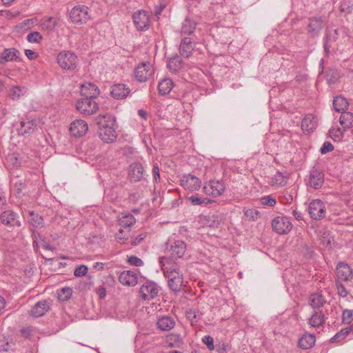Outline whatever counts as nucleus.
<instances>
[{
    "instance_id": "1",
    "label": "nucleus",
    "mask_w": 353,
    "mask_h": 353,
    "mask_svg": "<svg viewBox=\"0 0 353 353\" xmlns=\"http://www.w3.org/2000/svg\"><path fill=\"white\" fill-rule=\"evenodd\" d=\"M159 263L164 276L168 279V285L174 293L179 292L184 285L183 275L176 261L163 256L159 258Z\"/></svg>"
},
{
    "instance_id": "2",
    "label": "nucleus",
    "mask_w": 353,
    "mask_h": 353,
    "mask_svg": "<svg viewBox=\"0 0 353 353\" xmlns=\"http://www.w3.org/2000/svg\"><path fill=\"white\" fill-rule=\"evenodd\" d=\"M103 118L107 119L106 121L110 123H103L102 121L99 122L100 125L99 129V137L104 142L112 143L117 138V132L112 126L115 119L110 114H106L103 116Z\"/></svg>"
},
{
    "instance_id": "3",
    "label": "nucleus",
    "mask_w": 353,
    "mask_h": 353,
    "mask_svg": "<svg viewBox=\"0 0 353 353\" xmlns=\"http://www.w3.org/2000/svg\"><path fill=\"white\" fill-rule=\"evenodd\" d=\"M70 19L77 25L86 23L90 19V9L85 6H75L70 12Z\"/></svg>"
},
{
    "instance_id": "4",
    "label": "nucleus",
    "mask_w": 353,
    "mask_h": 353,
    "mask_svg": "<svg viewBox=\"0 0 353 353\" xmlns=\"http://www.w3.org/2000/svg\"><path fill=\"white\" fill-rule=\"evenodd\" d=\"M57 59L59 66L63 69L73 70L77 66V57L72 52H61Z\"/></svg>"
},
{
    "instance_id": "5",
    "label": "nucleus",
    "mask_w": 353,
    "mask_h": 353,
    "mask_svg": "<svg viewBox=\"0 0 353 353\" xmlns=\"http://www.w3.org/2000/svg\"><path fill=\"white\" fill-rule=\"evenodd\" d=\"M76 107L80 113L85 115L92 114L98 110L97 103L93 99L86 97L79 100Z\"/></svg>"
},
{
    "instance_id": "6",
    "label": "nucleus",
    "mask_w": 353,
    "mask_h": 353,
    "mask_svg": "<svg viewBox=\"0 0 353 353\" xmlns=\"http://www.w3.org/2000/svg\"><path fill=\"white\" fill-rule=\"evenodd\" d=\"M225 190V184L221 181L211 180L203 186V190L205 194L213 197L222 195Z\"/></svg>"
},
{
    "instance_id": "7",
    "label": "nucleus",
    "mask_w": 353,
    "mask_h": 353,
    "mask_svg": "<svg viewBox=\"0 0 353 353\" xmlns=\"http://www.w3.org/2000/svg\"><path fill=\"white\" fill-rule=\"evenodd\" d=\"M272 226L274 232L279 234H284L288 233L291 230L292 224L288 218L285 216H277L273 219Z\"/></svg>"
},
{
    "instance_id": "8",
    "label": "nucleus",
    "mask_w": 353,
    "mask_h": 353,
    "mask_svg": "<svg viewBox=\"0 0 353 353\" xmlns=\"http://www.w3.org/2000/svg\"><path fill=\"white\" fill-rule=\"evenodd\" d=\"M154 72L152 65L149 62L139 64L134 70V77L140 82H145Z\"/></svg>"
},
{
    "instance_id": "9",
    "label": "nucleus",
    "mask_w": 353,
    "mask_h": 353,
    "mask_svg": "<svg viewBox=\"0 0 353 353\" xmlns=\"http://www.w3.org/2000/svg\"><path fill=\"white\" fill-rule=\"evenodd\" d=\"M159 292V290L157 283L148 281L141 285L139 293L143 299L151 300L157 296Z\"/></svg>"
},
{
    "instance_id": "10",
    "label": "nucleus",
    "mask_w": 353,
    "mask_h": 353,
    "mask_svg": "<svg viewBox=\"0 0 353 353\" xmlns=\"http://www.w3.org/2000/svg\"><path fill=\"white\" fill-rule=\"evenodd\" d=\"M308 212L313 219H321L325 215L324 203L320 200L312 201L308 207Z\"/></svg>"
},
{
    "instance_id": "11",
    "label": "nucleus",
    "mask_w": 353,
    "mask_h": 353,
    "mask_svg": "<svg viewBox=\"0 0 353 353\" xmlns=\"http://www.w3.org/2000/svg\"><path fill=\"white\" fill-rule=\"evenodd\" d=\"M181 185L189 192H194L201 187V181L196 176L187 174L181 179Z\"/></svg>"
},
{
    "instance_id": "12",
    "label": "nucleus",
    "mask_w": 353,
    "mask_h": 353,
    "mask_svg": "<svg viewBox=\"0 0 353 353\" xmlns=\"http://www.w3.org/2000/svg\"><path fill=\"white\" fill-rule=\"evenodd\" d=\"M186 251V245L183 241H175L172 243L168 249V252L170 253V256L173 260L181 258Z\"/></svg>"
},
{
    "instance_id": "13",
    "label": "nucleus",
    "mask_w": 353,
    "mask_h": 353,
    "mask_svg": "<svg viewBox=\"0 0 353 353\" xmlns=\"http://www.w3.org/2000/svg\"><path fill=\"white\" fill-rule=\"evenodd\" d=\"M325 23V18L323 17H312L310 19L307 26V33L312 37L317 36Z\"/></svg>"
},
{
    "instance_id": "14",
    "label": "nucleus",
    "mask_w": 353,
    "mask_h": 353,
    "mask_svg": "<svg viewBox=\"0 0 353 353\" xmlns=\"http://www.w3.org/2000/svg\"><path fill=\"white\" fill-rule=\"evenodd\" d=\"M133 21L139 30H145L150 25V19L146 12L139 10L133 15Z\"/></svg>"
},
{
    "instance_id": "15",
    "label": "nucleus",
    "mask_w": 353,
    "mask_h": 353,
    "mask_svg": "<svg viewBox=\"0 0 353 353\" xmlns=\"http://www.w3.org/2000/svg\"><path fill=\"white\" fill-rule=\"evenodd\" d=\"M50 302L47 300H43L37 302L29 312L30 315L33 317H40L43 316L50 309Z\"/></svg>"
},
{
    "instance_id": "16",
    "label": "nucleus",
    "mask_w": 353,
    "mask_h": 353,
    "mask_svg": "<svg viewBox=\"0 0 353 353\" xmlns=\"http://www.w3.org/2000/svg\"><path fill=\"white\" fill-rule=\"evenodd\" d=\"M20 52L14 48L5 49L0 54V64L3 65L9 61H19Z\"/></svg>"
},
{
    "instance_id": "17",
    "label": "nucleus",
    "mask_w": 353,
    "mask_h": 353,
    "mask_svg": "<svg viewBox=\"0 0 353 353\" xmlns=\"http://www.w3.org/2000/svg\"><path fill=\"white\" fill-rule=\"evenodd\" d=\"M337 278L342 281H350L353 279V270L347 264L339 263L336 267Z\"/></svg>"
},
{
    "instance_id": "18",
    "label": "nucleus",
    "mask_w": 353,
    "mask_h": 353,
    "mask_svg": "<svg viewBox=\"0 0 353 353\" xmlns=\"http://www.w3.org/2000/svg\"><path fill=\"white\" fill-rule=\"evenodd\" d=\"M88 130V124L83 120H76L70 124V133L74 137H81L84 135Z\"/></svg>"
},
{
    "instance_id": "19",
    "label": "nucleus",
    "mask_w": 353,
    "mask_h": 353,
    "mask_svg": "<svg viewBox=\"0 0 353 353\" xmlns=\"http://www.w3.org/2000/svg\"><path fill=\"white\" fill-rule=\"evenodd\" d=\"M324 183L323 173L316 168H313L310 172L309 179L310 185L314 189L320 188Z\"/></svg>"
},
{
    "instance_id": "20",
    "label": "nucleus",
    "mask_w": 353,
    "mask_h": 353,
    "mask_svg": "<svg viewBox=\"0 0 353 353\" xmlns=\"http://www.w3.org/2000/svg\"><path fill=\"white\" fill-rule=\"evenodd\" d=\"M80 92L83 97L92 99L97 98L100 93L99 88L91 83L83 84L81 87Z\"/></svg>"
},
{
    "instance_id": "21",
    "label": "nucleus",
    "mask_w": 353,
    "mask_h": 353,
    "mask_svg": "<svg viewBox=\"0 0 353 353\" xmlns=\"http://www.w3.org/2000/svg\"><path fill=\"white\" fill-rule=\"evenodd\" d=\"M119 280L121 283L128 286H134L138 283L137 274L130 270L121 272L119 275Z\"/></svg>"
},
{
    "instance_id": "22",
    "label": "nucleus",
    "mask_w": 353,
    "mask_h": 353,
    "mask_svg": "<svg viewBox=\"0 0 353 353\" xmlns=\"http://www.w3.org/2000/svg\"><path fill=\"white\" fill-rule=\"evenodd\" d=\"M1 223L8 226H20L16 214L12 210L4 211L1 214Z\"/></svg>"
},
{
    "instance_id": "23",
    "label": "nucleus",
    "mask_w": 353,
    "mask_h": 353,
    "mask_svg": "<svg viewBox=\"0 0 353 353\" xmlns=\"http://www.w3.org/2000/svg\"><path fill=\"white\" fill-rule=\"evenodd\" d=\"M143 168L139 163H134L130 165L129 177L132 181H139L143 178Z\"/></svg>"
},
{
    "instance_id": "24",
    "label": "nucleus",
    "mask_w": 353,
    "mask_h": 353,
    "mask_svg": "<svg viewBox=\"0 0 353 353\" xmlns=\"http://www.w3.org/2000/svg\"><path fill=\"white\" fill-rule=\"evenodd\" d=\"M111 95L117 99H125L130 93V89L125 84L118 83L112 87Z\"/></svg>"
},
{
    "instance_id": "25",
    "label": "nucleus",
    "mask_w": 353,
    "mask_h": 353,
    "mask_svg": "<svg viewBox=\"0 0 353 353\" xmlns=\"http://www.w3.org/2000/svg\"><path fill=\"white\" fill-rule=\"evenodd\" d=\"M194 50V45L190 38L185 37L181 41L179 52L181 56L188 58Z\"/></svg>"
},
{
    "instance_id": "26",
    "label": "nucleus",
    "mask_w": 353,
    "mask_h": 353,
    "mask_svg": "<svg viewBox=\"0 0 353 353\" xmlns=\"http://www.w3.org/2000/svg\"><path fill=\"white\" fill-rule=\"evenodd\" d=\"M316 119L313 114L305 115L301 123V128L303 131L312 132L316 127Z\"/></svg>"
},
{
    "instance_id": "27",
    "label": "nucleus",
    "mask_w": 353,
    "mask_h": 353,
    "mask_svg": "<svg viewBox=\"0 0 353 353\" xmlns=\"http://www.w3.org/2000/svg\"><path fill=\"white\" fill-rule=\"evenodd\" d=\"M157 325L160 330L169 331L174 327L175 321L172 317L165 316L158 319Z\"/></svg>"
},
{
    "instance_id": "28",
    "label": "nucleus",
    "mask_w": 353,
    "mask_h": 353,
    "mask_svg": "<svg viewBox=\"0 0 353 353\" xmlns=\"http://www.w3.org/2000/svg\"><path fill=\"white\" fill-rule=\"evenodd\" d=\"M198 221L203 227L215 228L219 225V221L215 215H201L199 216Z\"/></svg>"
},
{
    "instance_id": "29",
    "label": "nucleus",
    "mask_w": 353,
    "mask_h": 353,
    "mask_svg": "<svg viewBox=\"0 0 353 353\" xmlns=\"http://www.w3.org/2000/svg\"><path fill=\"white\" fill-rule=\"evenodd\" d=\"M324 321V314L321 312V311H314L311 317L308 319L309 325L314 327H317L322 325Z\"/></svg>"
},
{
    "instance_id": "30",
    "label": "nucleus",
    "mask_w": 353,
    "mask_h": 353,
    "mask_svg": "<svg viewBox=\"0 0 353 353\" xmlns=\"http://www.w3.org/2000/svg\"><path fill=\"white\" fill-rule=\"evenodd\" d=\"M119 225L122 228H129L136 222L135 218L130 213H121L118 219Z\"/></svg>"
},
{
    "instance_id": "31",
    "label": "nucleus",
    "mask_w": 353,
    "mask_h": 353,
    "mask_svg": "<svg viewBox=\"0 0 353 353\" xmlns=\"http://www.w3.org/2000/svg\"><path fill=\"white\" fill-rule=\"evenodd\" d=\"M315 343V336L313 334H306L299 341V345L301 348L307 350L312 347Z\"/></svg>"
},
{
    "instance_id": "32",
    "label": "nucleus",
    "mask_w": 353,
    "mask_h": 353,
    "mask_svg": "<svg viewBox=\"0 0 353 353\" xmlns=\"http://www.w3.org/2000/svg\"><path fill=\"white\" fill-rule=\"evenodd\" d=\"M339 122L344 130L353 127V113L350 112H343L340 117Z\"/></svg>"
},
{
    "instance_id": "33",
    "label": "nucleus",
    "mask_w": 353,
    "mask_h": 353,
    "mask_svg": "<svg viewBox=\"0 0 353 353\" xmlns=\"http://www.w3.org/2000/svg\"><path fill=\"white\" fill-rule=\"evenodd\" d=\"M173 88V82L170 79H164L159 83V92L162 95L168 94Z\"/></svg>"
},
{
    "instance_id": "34",
    "label": "nucleus",
    "mask_w": 353,
    "mask_h": 353,
    "mask_svg": "<svg viewBox=\"0 0 353 353\" xmlns=\"http://www.w3.org/2000/svg\"><path fill=\"white\" fill-rule=\"evenodd\" d=\"M26 93V88L23 86H12L9 91V97L13 100H19Z\"/></svg>"
},
{
    "instance_id": "35",
    "label": "nucleus",
    "mask_w": 353,
    "mask_h": 353,
    "mask_svg": "<svg viewBox=\"0 0 353 353\" xmlns=\"http://www.w3.org/2000/svg\"><path fill=\"white\" fill-rule=\"evenodd\" d=\"M309 302L312 308L316 309L322 307L325 301L322 295L319 294H312L310 296Z\"/></svg>"
},
{
    "instance_id": "36",
    "label": "nucleus",
    "mask_w": 353,
    "mask_h": 353,
    "mask_svg": "<svg viewBox=\"0 0 353 353\" xmlns=\"http://www.w3.org/2000/svg\"><path fill=\"white\" fill-rule=\"evenodd\" d=\"M288 178L283 173L277 172L272 178L270 184L272 186L281 187L286 184Z\"/></svg>"
},
{
    "instance_id": "37",
    "label": "nucleus",
    "mask_w": 353,
    "mask_h": 353,
    "mask_svg": "<svg viewBox=\"0 0 353 353\" xmlns=\"http://www.w3.org/2000/svg\"><path fill=\"white\" fill-rule=\"evenodd\" d=\"M182 67V61L179 56L171 58L168 63V68L172 72H176Z\"/></svg>"
},
{
    "instance_id": "38",
    "label": "nucleus",
    "mask_w": 353,
    "mask_h": 353,
    "mask_svg": "<svg viewBox=\"0 0 353 353\" xmlns=\"http://www.w3.org/2000/svg\"><path fill=\"white\" fill-rule=\"evenodd\" d=\"M196 28V23L190 19H186L181 27V33L183 34H191Z\"/></svg>"
},
{
    "instance_id": "39",
    "label": "nucleus",
    "mask_w": 353,
    "mask_h": 353,
    "mask_svg": "<svg viewBox=\"0 0 353 353\" xmlns=\"http://www.w3.org/2000/svg\"><path fill=\"white\" fill-rule=\"evenodd\" d=\"M333 106L337 112H340L347 108L348 102L344 97H336L333 100Z\"/></svg>"
},
{
    "instance_id": "40",
    "label": "nucleus",
    "mask_w": 353,
    "mask_h": 353,
    "mask_svg": "<svg viewBox=\"0 0 353 353\" xmlns=\"http://www.w3.org/2000/svg\"><path fill=\"white\" fill-rule=\"evenodd\" d=\"M353 332V327L350 325L344 329H342L340 332L336 333L334 337L331 339V342H338L344 339L350 333Z\"/></svg>"
},
{
    "instance_id": "41",
    "label": "nucleus",
    "mask_w": 353,
    "mask_h": 353,
    "mask_svg": "<svg viewBox=\"0 0 353 353\" xmlns=\"http://www.w3.org/2000/svg\"><path fill=\"white\" fill-rule=\"evenodd\" d=\"M36 125L34 120L27 119L26 121H21V128L19 130L21 134L29 133L31 130H33Z\"/></svg>"
},
{
    "instance_id": "42",
    "label": "nucleus",
    "mask_w": 353,
    "mask_h": 353,
    "mask_svg": "<svg viewBox=\"0 0 353 353\" xmlns=\"http://www.w3.org/2000/svg\"><path fill=\"white\" fill-rule=\"evenodd\" d=\"M29 222L34 228L43 226V218L34 212H29Z\"/></svg>"
},
{
    "instance_id": "43",
    "label": "nucleus",
    "mask_w": 353,
    "mask_h": 353,
    "mask_svg": "<svg viewBox=\"0 0 353 353\" xmlns=\"http://www.w3.org/2000/svg\"><path fill=\"white\" fill-rule=\"evenodd\" d=\"M170 345L172 347H179L183 343V338L179 334H172L169 336Z\"/></svg>"
},
{
    "instance_id": "44",
    "label": "nucleus",
    "mask_w": 353,
    "mask_h": 353,
    "mask_svg": "<svg viewBox=\"0 0 353 353\" xmlns=\"http://www.w3.org/2000/svg\"><path fill=\"white\" fill-rule=\"evenodd\" d=\"M72 294V290L70 288H63L58 291V299L60 301H68Z\"/></svg>"
},
{
    "instance_id": "45",
    "label": "nucleus",
    "mask_w": 353,
    "mask_h": 353,
    "mask_svg": "<svg viewBox=\"0 0 353 353\" xmlns=\"http://www.w3.org/2000/svg\"><path fill=\"white\" fill-rule=\"evenodd\" d=\"M188 200L194 205L208 204L212 202L210 199L202 196H199L198 195H192L188 197Z\"/></svg>"
},
{
    "instance_id": "46",
    "label": "nucleus",
    "mask_w": 353,
    "mask_h": 353,
    "mask_svg": "<svg viewBox=\"0 0 353 353\" xmlns=\"http://www.w3.org/2000/svg\"><path fill=\"white\" fill-rule=\"evenodd\" d=\"M202 316V313L196 311L195 310L190 309L186 312V316L192 323L197 322Z\"/></svg>"
},
{
    "instance_id": "47",
    "label": "nucleus",
    "mask_w": 353,
    "mask_h": 353,
    "mask_svg": "<svg viewBox=\"0 0 353 353\" xmlns=\"http://www.w3.org/2000/svg\"><path fill=\"white\" fill-rule=\"evenodd\" d=\"M244 214L249 221H254L260 217L259 212L255 209H248L245 210Z\"/></svg>"
},
{
    "instance_id": "48",
    "label": "nucleus",
    "mask_w": 353,
    "mask_h": 353,
    "mask_svg": "<svg viewBox=\"0 0 353 353\" xmlns=\"http://www.w3.org/2000/svg\"><path fill=\"white\" fill-rule=\"evenodd\" d=\"M353 321V310L345 309L342 313V322L344 324H350Z\"/></svg>"
},
{
    "instance_id": "49",
    "label": "nucleus",
    "mask_w": 353,
    "mask_h": 353,
    "mask_svg": "<svg viewBox=\"0 0 353 353\" xmlns=\"http://www.w3.org/2000/svg\"><path fill=\"white\" fill-rule=\"evenodd\" d=\"M43 37L39 32H32L28 34L27 40L30 43H39Z\"/></svg>"
},
{
    "instance_id": "50",
    "label": "nucleus",
    "mask_w": 353,
    "mask_h": 353,
    "mask_svg": "<svg viewBox=\"0 0 353 353\" xmlns=\"http://www.w3.org/2000/svg\"><path fill=\"white\" fill-rule=\"evenodd\" d=\"M56 20L52 17H50L43 21L41 26L42 29L51 30L56 26Z\"/></svg>"
},
{
    "instance_id": "51",
    "label": "nucleus",
    "mask_w": 353,
    "mask_h": 353,
    "mask_svg": "<svg viewBox=\"0 0 353 353\" xmlns=\"http://www.w3.org/2000/svg\"><path fill=\"white\" fill-rule=\"evenodd\" d=\"M130 236L129 232H125L122 229H120L116 234V239L120 243H123L125 240H127Z\"/></svg>"
},
{
    "instance_id": "52",
    "label": "nucleus",
    "mask_w": 353,
    "mask_h": 353,
    "mask_svg": "<svg viewBox=\"0 0 353 353\" xmlns=\"http://www.w3.org/2000/svg\"><path fill=\"white\" fill-rule=\"evenodd\" d=\"M276 201L275 199L271 196H265L261 199V203L263 205L274 206Z\"/></svg>"
},
{
    "instance_id": "53",
    "label": "nucleus",
    "mask_w": 353,
    "mask_h": 353,
    "mask_svg": "<svg viewBox=\"0 0 353 353\" xmlns=\"http://www.w3.org/2000/svg\"><path fill=\"white\" fill-rule=\"evenodd\" d=\"M37 21V19L36 18L28 19H26V20L23 21V22H21L19 24V26L21 28L29 29L32 26H33Z\"/></svg>"
},
{
    "instance_id": "54",
    "label": "nucleus",
    "mask_w": 353,
    "mask_h": 353,
    "mask_svg": "<svg viewBox=\"0 0 353 353\" xmlns=\"http://www.w3.org/2000/svg\"><path fill=\"white\" fill-rule=\"evenodd\" d=\"M88 270V269L86 265H81L75 269L74 274L75 276L80 277L85 275Z\"/></svg>"
},
{
    "instance_id": "55",
    "label": "nucleus",
    "mask_w": 353,
    "mask_h": 353,
    "mask_svg": "<svg viewBox=\"0 0 353 353\" xmlns=\"http://www.w3.org/2000/svg\"><path fill=\"white\" fill-rule=\"evenodd\" d=\"M128 263L130 265L139 267L141 266L143 264V262L141 261V259L138 258L136 256H131L128 259Z\"/></svg>"
},
{
    "instance_id": "56",
    "label": "nucleus",
    "mask_w": 353,
    "mask_h": 353,
    "mask_svg": "<svg viewBox=\"0 0 353 353\" xmlns=\"http://www.w3.org/2000/svg\"><path fill=\"white\" fill-rule=\"evenodd\" d=\"M344 133V130H342L341 128L332 129L330 131V136L332 138L339 139L343 137Z\"/></svg>"
},
{
    "instance_id": "57",
    "label": "nucleus",
    "mask_w": 353,
    "mask_h": 353,
    "mask_svg": "<svg viewBox=\"0 0 353 353\" xmlns=\"http://www.w3.org/2000/svg\"><path fill=\"white\" fill-rule=\"evenodd\" d=\"M333 150H334L333 145L330 142L326 141L323 143V145L321 148L320 151H321V154H324L329 152L332 151Z\"/></svg>"
},
{
    "instance_id": "58",
    "label": "nucleus",
    "mask_w": 353,
    "mask_h": 353,
    "mask_svg": "<svg viewBox=\"0 0 353 353\" xmlns=\"http://www.w3.org/2000/svg\"><path fill=\"white\" fill-rule=\"evenodd\" d=\"M203 342L207 345L210 350H212L214 348V340L210 336H205L203 339Z\"/></svg>"
},
{
    "instance_id": "59",
    "label": "nucleus",
    "mask_w": 353,
    "mask_h": 353,
    "mask_svg": "<svg viewBox=\"0 0 353 353\" xmlns=\"http://www.w3.org/2000/svg\"><path fill=\"white\" fill-rule=\"evenodd\" d=\"M353 5L350 2H343L340 6V10L343 12H350L352 9Z\"/></svg>"
},
{
    "instance_id": "60",
    "label": "nucleus",
    "mask_w": 353,
    "mask_h": 353,
    "mask_svg": "<svg viewBox=\"0 0 353 353\" xmlns=\"http://www.w3.org/2000/svg\"><path fill=\"white\" fill-rule=\"evenodd\" d=\"M336 288H337V291H338V294L339 296H341V297L347 296V291L346 290V289L343 285H342L339 283H336Z\"/></svg>"
},
{
    "instance_id": "61",
    "label": "nucleus",
    "mask_w": 353,
    "mask_h": 353,
    "mask_svg": "<svg viewBox=\"0 0 353 353\" xmlns=\"http://www.w3.org/2000/svg\"><path fill=\"white\" fill-rule=\"evenodd\" d=\"M97 293L99 295L100 299H104L106 296V290L105 288L103 286H100L97 289Z\"/></svg>"
},
{
    "instance_id": "62",
    "label": "nucleus",
    "mask_w": 353,
    "mask_h": 353,
    "mask_svg": "<svg viewBox=\"0 0 353 353\" xmlns=\"http://www.w3.org/2000/svg\"><path fill=\"white\" fill-rule=\"evenodd\" d=\"M25 54L30 60L34 59L37 57V53L32 50H26Z\"/></svg>"
},
{
    "instance_id": "63",
    "label": "nucleus",
    "mask_w": 353,
    "mask_h": 353,
    "mask_svg": "<svg viewBox=\"0 0 353 353\" xmlns=\"http://www.w3.org/2000/svg\"><path fill=\"white\" fill-rule=\"evenodd\" d=\"M152 172L154 176V179L156 181L160 179V174H159V167L157 164L153 165Z\"/></svg>"
},
{
    "instance_id": "64",
    "label": "nucleus",
    "mask_w": 353,
    "mask_h": 353,
    "mask_svg": "<svg viewBox=\"0 0 353 353\" xmlns=\"http://www.w3.org/2000/svg\"><path fill=\"white\" fill-rule=\"evenodd\" d=\"M145 236L144 234H141L138 237H137L132 242L133 245H137L141 243L144 239Z\"/></svg>"
}]
</instances>
